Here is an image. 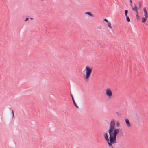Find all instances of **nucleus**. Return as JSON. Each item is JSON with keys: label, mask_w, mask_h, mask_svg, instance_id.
<instances>
[{"label": "nucleus", "mask_w": 148, "mask_h": 148, "mask_svg": "<svg viewBox=\"0 0 148 148\" xmlns=\"http://www.w3.org/2000/svg\"><path fill=\"white\" fill-rule=\"evenodd\" d=\"M71 96L72 97H72H73V95H72V94H71Z\"/></svg>", "instance_id": "nucleus-19"}, {"label": "nucleus", "mask_w": 148, "mask_h": 148, "mask_svg": "<svg viewBox=\"0 0 148 148\" xmlns=\"http://www.w3.org/2000/svg\"><path fill=\"white\" fill-rule=\"evenodd\" d=\"M28 20V18H25L24 19V21H27Z\"/></svg>", "instance_id": "nucleus-16"}, {"label": "nucleus", "mask_w": 148, "mask_h": 148, "mask_svg": "<svg viewBox=\"0 0 148 148\" xmlns=\"http://www.w3.org/2000/svg\"><path fill=\"white\" fill-rule=\"evenodd\" d=\"M128 12V10H125V16L126 17L128 16L127 15V14Z\"/></svg>", "instance_id": "nucleus-11"}, {"label": "nucleus", "mask_w": 148, "mask_h": 148, "mask_svg": "<svg viewBox=\"0 0 148 148\" xmlns=\"http://www.w3.org/2000/svg\"><path fill=\"white\" fill-rule=\"evenodd\" d=\"M107 26L110 29H112V27L111 26V23L110 22H109L107 24Z\"/></svg>", "instance_id": "nucleus-9"}, {"label": "nucleus", "mask_w": 148, "mask_h": 148, "mask_svg": "<svg viewBox=\"0 0 148 148\" xmlns=\"http://www.w3.org/2000/svg\"><path fill=\"white\" fill-rule=\"evenodd\" d=\"M125 122L126 123L127 126L128 127H130L131 126V124L129 120L127 119H126L125 120Z\"/></svg>", "instance_id": "nucleus-6"}, {"label": "nucleus", "mask_w": 148, "mask_h": 148, "mask_svg": "<svg viewBox=\"0 0 148 148\" xmlns=\"http://www.w3.org/2000/svg\"><path fill=\"white\" fill-rule=\"evenodd\" d=\"M104 21H105V22H107L108 23H109L108 20L107 19H104Z\"/></svg>", "instance_id": "nucleus-15"}, {"label": "nucleus", "mask_w": 148, "mask_h": 148, "mask_svg": "<svg viewBox=\"0 0 148 148\" xmlns=\"http://www.w3.org/2000/svg\"><path fill=\"white\" fill-rule=\"evenodd\" d=\"M143 11L144 13V16L146 18H148V13L146 10V7H145L143 8Z\"/></svg>", "instance_id": "nucleus-4"}, {"label": "nucleus", "mask_w": 148, "mask_h": 148, "mask_svg": "<svg viewBox=\"0 0 148 148\" xmlns=\"http://www.w3.org/2000/svg\"><path fill=\"white\" fill-rule=\"evenodd\" d=\"M147 19V18H146L145 17H142L141 18L142 22L143 23H144L145 22Z\"/></svg>", "instance_id": "nucleus-8"}, {"label": "nucleus", "mask_w": 148, "mask_h": 148, "mask_svg": "<svg viewBox=\"0 0 148 148\" xmlns=\"http://www.w3.org/2000/svg\"><path fill=\"white\" fill-rule=\"evenodd\" d=\"M117 127L120 126V122L117 121L116 123L114 119H112L109 124L108 133L109 134V137L108 134L106 132L104 134V139L106 141L110 147L112 146L111 144H114L116 143V137L119 132V129H115V125Z\"/></svg>", "instance_id": "nucleus-1"}, {"label": "nucleus", "mask_w": 148, "mask_h": 148, "mask_svg": "<svg viewBox=\"0 0 148 148\" xmlns=\"http://www.w3.org/2000/svg\"><path fill=\"white\" fill-rule=\"evenodd\" d=\"M137 8L135 4L134 7H132V9L133 11H135L137 13H138V11H137Z\"/></svg>", "instance_id": "nucleus-7"}, {"label": "nucleus", "mask_w": 148, "mask_h": 148, "mask_svg": "<svg viewBox=\"0 0 148 148\" xmlns=\"http://www.w3.org/2000/svg\"><path fill=\"white\" fill-rule=\"evenodd\" d=\"M138 3H139V8H141V6H142L141 3L140 2H139Z\"/></svg>", "instance_id": "nucleus-13"}, {"label": "nucleus", "mask_w": 148, "mask_h": 148, "mask_svg": "<svg viewBox=\"0 0 148 148\" xmlns=\"http://www.w3.org/2000/svg\"><path fill=\"white\" fill-rule=\"evenodd\" d=\"M30 19H31V20H32L33 19V18H31Z\"/></svg>", "instance_id": "nucleus-20"}, {"label": "nucleus", "mask_w": 148, "mask_h": 148, "mask_svg": "<svg viewBox=\"0 0 148 148\" xmlns=\"http://www.w3.org/2000/svg\"><path fill=\"white\" fill-rule=\"evenodd\" d=\"M12 114L13 118H14V114L13 111V110L12 111Z\"/></svg>", "instance_id": "nucleus-17"}, {"label": "nucleus", "mask_w": 148, "mask_h": 148, "mask_svg": "<svg viewBox=\"0 0 148 148\" xmlns=\"http://www.w3.org/2000/svg\"><path fill=\"white\" fill-rule=\"evenodd\" d=\"M130 2L131 5H132V1L131 0H130Z\"/></svg>", "instance_id": "nucleus-18"}, {"label": "nucleus", "mask_w": 148, "mask_h": 148, "mask_svg": "<svg viewBox=\"0 0 148 148\" xmlns=\"http://www.w3.org/2000/svg\"><path fill=\"white\" fill-rule=\"evenodd\" d=\"M105 92L106 96L110 98L112 96V94L111 90L109 88L106 89L105 90Z\"/></svg>", "instance_id": "nucleus-3"}, {"label": "nucleus", "mask_w": 148, "mask_h": 148, "mask_svg": "<svg viewBox=\"0 0 148 148\" xmlns=\"http://www.w3.org/2000/svg\"><path fill=\"white\" fill-rule=\"evenodd\" d=\"M84 14L85 15H89L92 17H93L94 16V15L92 14L91 12H85Z\"/></svg>", "instance_id": "nucleus-5"}, {"label": "nucleus", "mask_w": 148, "mask_h": 148, "mask_svg": "<svg viewBox=\"0 0 148 148\" xmlns=\"http://www.w3.org/2000/svg\"><path fill=\"white\" fill-rule=\"evenodd\" d=\"M138 13H137L136 15V17H137V19L139 18V16L138 15Z\"/></svg>", "instance_id": "nucleus-14"}, {"label": "nucleus", "mask_w": 148, "mask_h": 148, "mask_svg": "<svg viewBox=\"0 0 148 148\" xmlns=\"http://www.w3.org/2000/svg\"><path fill=\"white\" fill-rule=\"evenodd\" d=\"M126 17V19L127 21L128 22H130V19L129 17H128V16H127Z\"/></svg>", "instance_id": "nucleus-12"}, {"label": "nucleus", "mask_w": 148, "mask_h": 148, "mask_svg": "<svg viewBox=\"0 0 148 148\" xmlns=\"http://www.w3.org/2000/svg\"><path fill=\"white\" fill-rule=\"evenodd\" d=\"M72 100L73 101V102L74 104V105L75 106H76V107L77 108H78V106H77V105L76 103H75L74 100V99L73 98V97H72Z\"/></svg>", "instance_id": "nucleus-10"}, {"label": "nucleus", "mask_w": 148, "mask_h": 148, "mask_svg": "<svg viewBox=\"0 0 148 148\" xmlns=\"http://www.w3.org/2000/svg\"><path fill=\"white\" fill-rule=\"evenodd\" d=\"M92 68L90 66H86L85 70L84 71L85 73L83 74V78L86 82H88L91 73L92 72Z\"/></svg>", "instance_id": "nucleus-2"}]
</instances>
